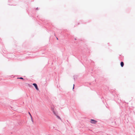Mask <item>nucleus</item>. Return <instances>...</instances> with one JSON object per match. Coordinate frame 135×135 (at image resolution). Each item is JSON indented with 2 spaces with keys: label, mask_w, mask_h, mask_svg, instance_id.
Returning <instances> with one entry per match:
<instances>
[{
  "label": "nucleus",
  "mask_w": 135,
  "mask_h": 135,
  "mask_svg": "<svg viewBox=\"0 0 135 135\" xmlns=\"http://www.w3.org/2000/svg\"><path fill=\"white\" fill-rule=\"evenodd\" d=\"M90 122L91 123L93 124H95L97 122V121L91 119L90 120Z\"/></svg>",
  "instance_id": "2"
},
{
  "label": "nucleus",
  "mask_w": 135,
  "mask_h": 135,
  "mask_svg": "<svg viewBox=\"0 0 135 135\" xmlns=\"http://www.w3.org/2000/svg\"><path fill=\"white\" fill-rule=\"evenodd\" d=\"M36 9V10H38V7Z\"/></svg>",
  "instance_id": "10"
},
{
  "label": "nucleus",
  "mask_w": 135,
  "mask_h": 135,
  "mask_svg": "<svg viewBox=\"0 0 135 135\" xmlns=\"http://www.w3.org/2000/svg\"><path fill=\"white\" fill-rule=\"evenodd\" d=\"M55 115L57 117L58 119H60L61 120V119L60 118V117L59 116H58V115H57L56 114V115Z\"/></svg>",
  "instance_id": "5"
},
{
  "label": "nucleus",
  "mask_w": 135,
  "mask_h": 135,
  "mask_svg": "<svg viewBox=\"0 0 135 135\" xmlns=\"http://www.w3.org/2000/svg\"><path fill=\"white\" fill-rule=\"evenodd\" d=\"M17 79H23V80H24V79H23V78H22V77H20V78H17Z\"/></svg>",
  "instance_id": "6"
},
{
  "label": "nucleus",
  "mask_w": 135,
  "mask_h": 135,
  "mask_svg": "<svg viewBox=\"0 0 135 135\" xmlns=\"http://www.w3.org/2000/svg\"><path fill=\"white\" fill-rule=\"evenodd\" d=\"M74 80H75V77H74Z\"/></svg>",
  "instance_id": "11"
},
{
  "label": "nucleus",
  "mask_w": 135,
  "mask_h": 135,
  "mask_svg": "<svg viewBox=\"0 0 135 135\" xmlns=\"http://www.w3.org/2000/svg\"><path fill=\"white\" fill-rule=\"evenodd\" d=\"M31 117V120H32V122H33V120L32 117Z\"/></svg>",
  "instance_id": "7"
},
{
  "label": "nucleus",
  "mask_w": 135,
  "mask_h": 135,
  "mask_svg": "<svg viewBox=\"0 0 135 135\" xmlns=\"http://www.w3.org/2000/svg\"><path fill=\"white\" fill-rule=\"evenodd\" d=\"M51 110L53 112L54 114H55V115H56V113L54 111V108L53 107H51Z\"/></svg>",
  "instance_id": "3"
},
{
  "label": "nucleus",
  "mask_w": 135,
  "mask_h": 135,
  "mask_svg": "<svg viewBox=\"0 0 135 135\" xmlns=\"http://www.w3.org/2000/svg\"><path fill=\"white\" fill-rule=\"evenodd\" d=\"M56 39L57 40H58V38L57 37H56Z\"/></svg>",
  "instance_id": "12"
},
{
  "label": "nucleus",
  "mask_w": 135,
  "mask_h": 135,
  "mask_svg": "<svg viewBox=\"0 0 135 135\" xmlns=\"http://www.w3.org/2000/svg\"><path fill=\"white\" fill-rule=\"evenodd\" d=\"M120 66H121V67H122L124 65V62H120Z\"/></svg>",
  "instance_id": "4"
},
{
  "label": "nucleus",
  "mask_w": 135,
  "mask_h": 135,
  "mask_svg": "<svg viewBox=\"0 0 135 135\" xmlns=\"http://www.w3.org/2000/svg\"><path fill=\"white\" fill-rule=\"evenodd\" d=\"M74 84L73 85V89L74 88Z\"/></svg>",
  "instance_id": "9"
},
{
  "label": "nucleus",
  "mask_w": 135,
  "mask_h": 135,
  "mask_svg": "<svg viewBox=\"0 0 135 135\" xmlns=\"http://www.w3.org/2000/svg\"><path fill=\"white\" fill-rule=\"evenodd\" d=\"M33 85L34 86L35 89L37 90H39V89L37 85V84L36 83H33Z\"/></svg>",
  "instance_id": "1"
},
{
  "label": "nucleus",
  "mask_w": 135,
  "mask_h": 135,
  "mask_svg": "<svg viewBox=\"0 0 135 135\" xmlns=\"http://www.w3.org/2000/svg\"><path fill=\"white\" fill-rule=\"evenodd\" d=\"M28 113H29V114L30 115V117H32V115H31V114L30 113V112H28Z\"/></svg>",
  "instance_id": "8"
}]
</instances>
